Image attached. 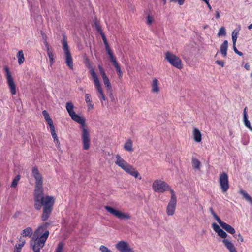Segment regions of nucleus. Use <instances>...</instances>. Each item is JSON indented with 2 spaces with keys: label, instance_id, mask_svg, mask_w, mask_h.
Returning a JSON list of instances; mask_svg holds the SVG:
<instances>
[{
  "label": "nucleus",
  "instance_id": "obj_1",
  "mask_svg": "<svg viewBox=\"0 0 252 252\" xmlns=\"http://www.w3.org/2000/svg\"><path fill=\"white\" fill-rule=\"evenodd\" d=\"M32 175L35 180L34 191V208L36 210H40L43 207L41 218L42 221H45L51 215L55 199L53 196L43 195V179L37 167L32 168Z\"/></svg>",
  "mask_w": 252,
  "mask_h": 252
},
{
  "label": "nucleus",
  "instance_id": "obj_2",
  "mask_svg": "<svg viewBox=\"0 0 252 252\" xmlns=\"http://www.w3.org/2000/svg\"><path fill=\"white\" fill-rule=\"evenodd\" d=\"M49 223L45 222L39 225L33 234L32 229L28 227L24 229L21 233L23 237L32 238L30 240V246L33 252H40L43 248L45 242L49 236V231L48 227Z\"/></svg>",
  "mask_w": 252,
  "mask_h": 252
},
{
  "label": "nucleus",
  "instance_id": "obj_3",
  "mask_svg": "<svg viewBox=\"0 0 252 252\" xmlns=\"http://www.w3.org/2000/svg\"><path fill=\"white\" fill-rule=\"evenodd\" d=\"M74 107L72 102L66 103V109L69 116L73 121L80 124V128L82 130L81 139L83 149L88 150L89 149L91 145L90 132L86 126L85 119L75 113L73 110Z\"/></svg>",
  "mask_w": 252,
  "mask_h": 252
},
{
  "label": "nucleus",
  "instance_id": "obj_4",
  "mask_svg": "<svg viewBox=\"0 0 252 252\" xmlns=\"http://www.w3.org/2000/svg\"><path fill=\"white\" fill-rule=\"evenodd\" d=\"M115 164L124 171L135 178L141 179L138 171L131 165L126 162L119 155H116Z\"/></svg>",
  "mask_w": 252,
  "mask_h": 252
},
{
  "label": "nucleus",
  "instance_id": "obj_5",
  "mask_svg": "<svg viewBox=\"0 0 252 252\" xmlns=\"http://www.w3.org/2000/svg\"><path fill=\"white\" fill-rule=\"evenodd\" d=\"M62 44L64 54L65 63L69 68L72 70L73 69V59L67 44V38L64 35L63 36Z\"/></svg>",
  "mask_w": 252,
  "mask_h": 252
},
{
  "label": "nucleus",
  "instance_id": "obj_6",
  "mask_svg": "<svg viewBox=\"0 0 252 252\" xmlns=\"http://www.w3.org/2000/svg\"><path fill=\"white\" fill-rule=\"evenodd\" d=\"M165 59L174 67L181 69L183 64L181 59L170 52H167L165 54Z\"/></svg>",
  "mask_w": 252,
  "mask_h": 252
},
{
  "label": "nucleus",
  "instance_id": "obj_7",
  "mask_svg": "<svg viewBox=\"0 0 252 252\" xmlns=\"http://www.w3.org/2000/svg\"><path fill=\"white\" fill-rule=\"evenodd\" d=\"M104 208L110 214L115 216L119 219L129 220L131 218V216L128 213L121 212L118 210L115 209L109 206H104Z\"/></svg>",
  "mask_w": 252,
  "mask_h": 252
},
{
  "label": "nucleus",
  "instance_id": "obj_8",
  "mask_svg": "<svg viewBox=\"0 0 252 252\" xmlns=\"http://www.w3.org/2000/svg\"><path fill=\"white\" fill-rule=\"evenodd\" d=\"M152 188L155 192L162 193L169 189V185L165 182L160 180H155L152 184Z\"/></svg>",
  "mask_w": 252,
  "mask_h": 252
},
{
  "label": "nucleus",
  "instance_id": "obj_9",
  "mask_svg": "<svg viewBox=\"0 0 252 252\" xmlns=\"http://www.w3.org/2000/svg\"><path fill=\"white\" fill-rule=\"evenodd\" d=\"M4 70L5 72L7 83L10 89V92L12 95H15L16 94V85L11 72L7 66H4Z\"/></svg>",
  "mask_w": 252,
  "mask_h": 252
},
{
  "label": "nucleus",
  "instance_id": "obj_10",
  "mask_svg": "<svg viewBox=\"0 0 252 252\" xmlns=\"http://www.w3.org/2000/svg\"><path fill=\"white\" fill-rule=\"evenodd\" d=\"M217 233L219 236L224 238V239L222 240V243L225 247L229 251V252H237L234 244L230 241L226 239L227 234L224 231L221 229Z\"/></svg>",
  "mask_w": 252,
  "mask_h": 252
},
{
  "label": "nucleus",
  "instance_id": "obj_11",
  "mask_svg": "<svg viewBox=\"0 0 252 252\" xmlns=\"http://www.w3.org/2000/svg\"><path fill=\"white\" fill-rule=\"evenodd\" d=\"M219 182L222 192H226L229 189V185L228 176L225 172H223L220 175Z\"/></svg>",
  "mask_w": 252,
  "mask_h": 252
},
{
  "label": "nucleus",
  "instance_id": "obj_12",
  "mask_svg": "<svg viewBox=\"0 0 252 252\" xmlns=\"http://www.w3.org/2000/svg\"><path fill=\"white\" fill-rule=\"evenodd\" d=\"M115 247L120 252H134L133 249L130 247L128 243L126 241H119L116 244Z\"/></svg>",
  "mask_w": 252,
  "mask_h": 252
},
{
  "label": "nucleus",
  "instance_id": "obj_13",
  "mask_svg": "<svg viewBox=\"0 0 252 252\" xmlns=\"http://www.w3.org/2000/svg\"><path fill=\"white\" fill-rule=\"evenodd\" d=\"M98 69L99 71V73H100V74L102 77V78L103 79L104 84L105 86L106 87L107 90H109V91H111L112 87H111V83H110V82L109 81V79L108 76L106 75V73L104 68L100 65H99L98 66Z\"/></svg>",
  "mask_w": 252,
  "mask_h": 252
},
{
  "label": "nucleus",
  "instance_id": "obj_14",
  "mask_svg": "<svg viewBox=\"0 0 252 252\" xmlns=\"http://www.w3.org/2000/svg\"><path fill=\"white\" fill-rule=\"evenodd\" d=\"M94 84L96 89L97 90L99 94V96H98V97L101 101L102 105H103V101L106 100V97L104 94L99 79L94 80Z\"/></svg>",
  "mask_w": 252,
  "mask_h": 252
},
{
  "label": "nucleus",
  "instance_id": "obj_15",
  "mask_svg": "<svg viewBox=\"0 0 252 252\" xmlns=\"http://www.w3.org/2000/svg\"><path fill=\"white\" fill-rule=\"evenodd\" d=\"M110 62L112 63L113 66L116 69L117 73L119 78H121L123 76V72L121 69L120 66L117 62L116 57L114 55L109 56Z\"/></svg>",
  "mask_w": 252,
  "mask_h": 252
},
{
  "label": "nucleus",
  "instance_id": "obj_16",
  "mask_svg": "<svg viewBox=\"0 0 252 252\" xmlns=\"http://www.w3.org/2000/svg\"><path fill=\"white\" fill-rule=\"evenodd\" d=\"M84 63L86 66L89 69V73L92 76L94 81V80L98 79V77L94 71V69L93 68V67L91 65L90 60L87 57H85L84 58Z\"/></svg>",
  "mask_w": 252,
  "mask_h": 252
},
{
  "label": "nucleus",
  "instance_id": "obj_17",
  "mask_svg": "<svg viewBox=\"0 0 252 252\" xmlns=\"http://www.w3.org/2000/svg\"><path fill=\"white\" fill-rule=\"evenodd\" d=\"M177 201H170L166 208V213L168 216H172L175 212Z\"/></svg>",
  "mask_w": 252,
  "mask_h": 252
},
{
  "label": "nucleus",
  "instance_id": "obj_18",
  "mask_svg": "<svg viewBox=\"0 0 252 252\" xmlns=\"http://www.w3.org/2000/svg\"><path fill=\"white\" fill-rule=\"evenodd\" d=\"M159 82L158 80L154 78L151 82V92L155 94H158L160 91Z\"/></svg>",
  "mask_w": 252,
  "mask_h": 252
},
{
  "label": "nucleus",
  "instance_id": "obj_19",
  "mask_svg": "<svg viewBox=\"0 0 252 252\" xmlns=\"http://www.w3.org/2000/svg\"><path fill=\"white\" fill-rule=\"evenodd\" d=\"M219 224L222 227L223 229L226 230L228 233L231 234H234L235 233V230L233 227H232L231 225L227 224L226 223L222 221L221 220L218 222Z\"/></svg>",
  "mask_w": 252,
  "mask_h": 252
},
{
  "label": "nucleus",
  "instance_id": "obj_20",
  "mask_svg": "<svg viewBox=\"0 0 252 252\" xmlns=\"http://www.w3.org/2000/svg\"><path fill=\"white\" fill-rule=\"evenodd\" d=\"M193 137L196 142H200L202 140V134L200 130L196 127L193 128Z\"/></svg>",
  "mask_w": 252,
  "mask_h": 252
},
{
  "label": "nucleus",
  "instance_id": "obj_21",
  "mask_svg": "<svg viewBox=\"0 0 252 252\" xmlns=\"http://www.w3.org/2000/svg\"><path fill=\"white\" fill-rule=\"evenodd\" d=\"M228 46V43L227 40H224L220 46V50L222 56L225 58L227 56V51Z\"/></svg>",
  "mask_w": 252,
  "mask_h": 252
},
{
  "label": "nucleus",
  "instance_id": "obj_22",
  "mask_svg": "<svg viewBox=\"0 0 252 252\" xmlns=\"http://www.w3.org/2000/svg\"><path fill=\"white\" fill-rule=\"evenodd\" d=\"M42 114L44 117L46 123L49 126V127L54 126L53 121L50 118L48 112L46 110H43L42 111Z\"/></svg>",
  "mask_w": 252,
  "mask_h": 252
},
{
  "label": "nucleus",
  "instance_id": "obj_23",
  "mask_svg": "<svg viewBox=\"0 0 252 252\" xmlns=\"http://www.w3.org/2000/svg\"><path fill=\"white\" fill-rule=\"evenodd\" d=\"M133 143L131 139H128L124 144V148L126 151L129 152H132L133 151Z\"/></svg>",
  "mask_w": 252,
  "mask_h": 252
},
{
  "label": "nucleus",
  "instance_id": "obj_24",
  "mask_svg": "<svg viewBox=\"0 0 252 252\" xmlns=\"http://www.w3.org/2000/svg\"><path fill=\"white\" fill-rule=\"evenodd\" d=\"M101 35H102V39H103V41L104 42V45L105 46L106 50L107 52L108 55H109V57L111 55H114L109 47V45L107 41V39H106V37L105 36L104 34L103 33H101Z\"/></svg>",
  "mask_w": 252,
  "mask_h": 252
},
{
  "label": "nucleus",
  "instance_id": "obj_25",
  "mask_svg": "<svg viewBox=\"0 0 252 252\" xmlns=\"http://www.w3.org/2000/svg\"><path fill=\"white\" fill-rule=\"evenodd\" d=\"M101 35H102V39H103V41L104 42V45L105 46L106 50L107 52L108 55H109V57L111 55H114L109 47V45L107 41V39H106V37L105 36L104 34L103 33H101Z\"/></svg>",
  "mask_w": 252,
  "mask_h": 252
},
{
  "label": "nucleus",
  "instance_id": "obj_26",
  "mask_svg": "<svg viewBox=\"0 0 252 252\" xmlns=\"http://www.w3.org/2000/svg\"><path fill=\"white\" fill-rule=\"evenodd\" d=\"M19 241L21 242V243L16 244L14 248V252H20L22 249V248L24 246L25 241L23 240L22 237H20L19 239Z\"/></svg>",
  "mask_w": 252,
  "mask_h": 252
},
{
  "label": "nucleus",
  "instance_id": "obj_27",
  "mask_svg": "<svg viewBox=\"0 0 252 252\" xmlns=\"http://www.w3.org/2000/svg\"><path fill=\"white\" fill-rule=\"evenodd\" d=\"M17 57L18 58V63L21 65L25 61V58L24 56V53L22 50H20L18 51L17 54Z\"/></svg>",
  "mask_w": 252,
  "mask_h": 252
},
{
  "label": "nucleus",
  "instance_id": "obj_28",
  "mask_svg": "<svg viewBox=\"0 0 252 252\" xmlns=\"http://www.w3.org/2000/svg\"><path fill=\"white\" fill-rule=\"evenodd\" d=\"M85 101L88 104L89 109L94 108V104L92 103L91 99V96L89 94H85Z\"/></svg>",
  "mask_w": 252,
  "mask_h": 252
},
{
  "label": "nucleus",
  "instance_id": "obj_29",
  "mask_svg": "<svg viewBox=\"0 0 252 252\" xmlns=\"http://www.w3.org/2000/svg\"><path fill=\"white\" fill-rule=\"evenodd\" d=\"M47 53L49 58L50 66H52L55 62L54 54L52 50L47 51Z\"/></svg>",
  "mask_w": 252,
  "mask_h": 252
},
{
  "label": "nucleus",
  "instance_id": "obj_30",
  "mask_svg": "<svg viewBox=\"0 0 252 252\" xmlns=\"http://www.w3.org/2000/svg\"><path fill=\"white\" fill-rule=\"evenodd\" d=\"M192 164L194 169H199L200 168L201 163L198 159L192 158Z\"/></svg>",
  "mask_w": 252,
  "mask_h": 252
},
{
  "label": "nucleus",
  "instance_id": "obj_31",
  "mask_svg": "<svg viewBox=\"0 0 252 252\" xmlns=\"http://www.w3.org/2000/svg\"><path fill=\"white\" fill-rule=\"evenodd\" d=\"M239 193L243 195L245 199L252 203V198L245 191L241 189L239 191Z\"/></svg>",
  "mask_w": 252,
  "mask_h": 252
},
{
  "label": "nucleus",
  "instance_id": "obj_32",
  "mask_svg": "<svg viewBox=\"0 0 252 252\" xmlns=\"http://www.w3.org/2000/svg\"><path fill=\"white\" fill-rule=\"evenodd\" d=\"M64 244L63 242H60L57 245L54 252H63Z\"/></svg>",
  "mask_w": 252,
  "mask_h": 252
},
{
  "label": "nucleus",
  "instance_id": "obj_33",
  "mask_svg": "<svg viewBox=\"0 0 252 252\" xmlns=\"http://www.w3.org/2000/svg\"><path fill=\"white\" fill-rule=\"evenodd\" d=\"M20 178H21V176L20 175H17L16 176H15V177L14 178V179L13 180V181L12 182V183L11 185V187L15 188L17 186L18 183L19 181Z\"/></svg>",
  "mask_w": 252,
  "mask_h": 252
},
{
  "label": "nucleus",
  "instance_id": "obj_34",
  "mask_svg": "<svg viewBox=\"0 0 252 252\" xmlns=\"http://www.w3.org/2000/svg\"><path fill=\"white\" fill-rule=\"evenodd\" d=\"M209 211L212 214V215L213 216V217L216 219V220L218 222H220L221 220V219L219 217L216 213L214 211L212 207H210L209 208Z\"/></svg>",
  "mask_w": 252,
  "mask_h": 252
},
{
  "label": "nucleus",
  "instance_id": "obj_35",
  "mask_svg": "<svg viewBox=\"0 0 252 252\" xmlns=\"http://www.w3.org/2000/svg\"><path fill=\"white\" fill-rule=\"evenodd\" d=\"M154 22V17L152 15L149 14L146 17V24L148 25H151Z\"/></svg>",
  "mask_w": 252,
  "mask_h": 252
},
{
  "label": "nucleus",
  "instance_id": "obj_36",
  "mask_svg": "<svg viewBox=\"0 0 252 252\" xmlns=\"http://www.w3.org/2000/svg\"><path fill=\"white\" fill-rule=\"evenodd\" d=\"M50 132L51 133L53 139L58 138V136L57 134L56 133L55 128L54 126H50Z\"/></svg>",
  "mask_w": 252,
  "mask_h": 252
},
{
  "label": "nucleus",
  "instance_id": "obj_37",
  "mask_svg": "<svg viewBox=\"0 0 252 252\" xmlns=\"http://www.w3.org/2000/svg\"><path fill=\"white\" fill-rule=\"evenodd\" d=\"M167 190H169L171 194V199H170V201H177L176 196L175 195V192L169 186V189H167Z\"/></svg>",
  "mask_w": 252,
  "mask_h": 252
},
{
  "label": "nucleus",
  "instance_id": "obj_38",
  "mask_svg": "<svg viewBox=\"0 0 252 252\" xmlns=\"http://www.w3.org/2000/svg\"><path fill=\"white\" fill-rule=\"evenodd\" d=\"M238 32H235V31H234L232 33V38L233 42V45H236V42L237 38Z\"/></svg>",
  "mask_w": 252,
  "mask_h": 252
},
{
  "label": "nucleus",
  "instance_id": "obj_39",
  "mask_svg": "<svg viewBox=\"0 0 252 252\" xmlns=\"http://www.w3.org/2000/svg\"><path fill=\"white\" fill-rule=\"evenodd\" d=\"M226 34L225 29L224 27H221L219 31V32L218 33V36H224Z\"/></svg>",
  "mask_w": 252,
  "mask_h": 252
},
{
  "label": "nucleus",
  "instance_id": "obj_40",
  "mask_svg": "<svg viewBox=\"0 0 252 252\" xmlns=\"http://www.w3.org/2000/svg\"><path fill=\"white\" fill-rule=\"evenodd\" d=\"M99 250L101 252H112L110 249H109L107 247L101 245L99 247Z\"/></svg>",
  "mask_w": 252,
  "mask_h": 252
},
{
  "label": "nucleus",
  "instance_id": "obj_41",
  "mask_svg": "<svg viewBox=\"0 0 252 252\" xmlns=\"http://www.w3.org/2000/svg\"><path fill=\"white\" fill-rule=\"evenodd\" d=\"M244 121L245 126L250 130H252V128L251 127V123L249 121L248 118H244Z\"/></svg>",
  "mask_w": 252,
  "mask_h": 252
},
{
  "label": "nucleus",
  "instance_id": "obj_42",
  "mask_svg": "<svg viewBox=\"0 0 252 252\" xmlns=\"http://www.w3.org/2000/svg\"><path fill=\"white\" fill-rule=\"evenodd\" d=\"M212 227H213L214 231L217 233H218L221 229V228L220 227V226L218 224H217L216 223H213Z\"/></svg>",
  "mask_w": 252,
  "mask_h": 252
},
{
  "label": "nucleus",
  "instance_id": "obj_43",
  "mask_svg": "<svg viewBox=\"0 0 252 252\" xmlns=\"http://www.w3.org/2000/svg\"><path fill=\"white\" fill-rule=\"evenodd\" d=\"M234 237L237 239V241L239 242H243L244 241L243 237L240 233H239L238 235H234Z\"/></svg>",
  "mask_w": 252,
  "mask_h": 252
},
{
  "label": "nucleus",
  "instance_id": "obj_44",
  "mask_svg": "<svg viewBox=\"0 0 252 252\" xmlns=\"http://www.w3.org/2000/svg\"><path fill=\"white\" fill-rule=\"evenodd\" d=\"M185 0H170V2H178L180 5L184 4Z\"/></svg>",
  "mask_w": 252,
  "mask_h": 252
},
{
  "label": "nucleus",
  "instance_id": "obj_45",
  "mask_svg": "<svg viewBox=\"0 0 252 252\" xmlns=\"http://www.w3.org/2000/svg\"><path fill=\"white\" fill-rule=\"evenodd\" d=\"M234 51L238 55L242 56L243 54L242 52L239 51L236 47V45H233Z\"/></svg>",
  "mask_w": 252,
  "mask_h": 252
},
{
  "label": "nucleus",
  "instance_id": "obj_46",
  "mask_svg": "<svg viewBox=\"0 0 252 252\" xmlns=\"http://www.w3.org/2000/svg\"><path fill=\"white\" fill-rule=\"evenodd\" d=\"M216 63L221 67H223L224 66V62L222 61L217 60L216 61Z\"/></svg>",
  "mask_w": 252,
  "mask_h": 252
},
{
  "label": "nucleus",
  "instance_id": "obj_47",
  "mask_svg": "<svg viewBox=\"0 0 252 252\" xmlns=\"http://www.w3.org/2000/svg\"><path fill=\"white\" fill-rule=\"evenodd\" d=\"M54 142L55 143L56 146H57V147L58 148L60 147V141H59L58 138L57 139H54Z\"/></svg>",
  "mask_w": 252,
  "mask_h": 252
},
{
  "label": "nucleus",
  "instance_id": "obj_48",
  "mask_svg": "<svg viewBox=\"0 0 252 252\" xmlns=\"http://www.w3.org/2000/svg\"><path fill=\"white\" fill-rule=\"evenodd\" d=\"M44 44L46 48L47 51L51 50L46 40H45V41H44Z\"/></svg>",
  "mask_w": 252,
  "mask_h": 252
},
{
  "label": "nucleus",
  "instance_id": "obj_49",
  "mask_svg": "<svg viewBox=\"0 0 252 252\" xmlns=\"http://www.w3.org/2000/svg\"><path fill=\"white\" fill-rule=\"evenodd\" d=\"M244 67L247 70H249L250 69V65L249 63H246L244 65Z\"/></svg>",
  "mask_w": 252,
  "mask_h": 252
},
{
  "label": "nucleus",
  "instance_id": "obj_50",
  "mask_svg": "<svg viewBox=\"0 0 252 252\" xmlns=\"http://www.w3.org/2000/svg\"><path fill=\"white\" fill-rule=\"evenodd\" d=\"M243 114H244V118H248V115H247V113L246 112V108H245L244 109Z\"/></svg>",
  "mask_w": 252,
  "mask_h": 252
},
{
  "label": "nucleus",
  "instance_id": "obj_51",
  "mask_svg": "<svg viewBox=\"0 0 252 252\" xmlns=\"http://www.w3.org/2000/svg\"><path fill=\"white\" fill-rule=\"evenodd\" d=\"M216 19H219L220 17V12L218 11H216V15H215Z\"/></svg>",
  "mask_w": 252,
  "mask_h": 252
},
{
  "label": "nucleus",
  "instance_id": "obj_52",
  "mask_svg": "<svg viewBox=\"0 0 252 252\" xmlns=\"http://www.w3.org/2000/svg\"><path fill=\"white\" fill-rule=\"evenodd\" d=\"M207 5V7L210 10H212V7L211 5L210 4L209 2H208V3H206Z\"/></svg>",
  "mask_w": 252,
  "mask_h": 252
},
{
  "label": "nucleus",
  "instance_id": "obj_53",
  "mask_svg": "<svg viewBox=\"0 0 252 252\" xmlns=\"http://www.w3.org/2000/svg\"><path fill=\"white\" fill-rule=\"evenodd\" d=\"M248 29H252V23L249 26H248Z\"/></svg>",
  "mask_w": 252,
  "mask_h": 252
},
{
  "label": "nucleus",
  "instance_id": "obj_54",
  "mask_svg": "<svg viewBox=\"0 0 252 252\" xmlns=\"http://www.w3.org/2000/svg\"><path fill=\"white\" fill-rule=\"evenodd\" d=\"M203 1H204L206 3H208V2H209V1L210 0H202Z\"/></svg>",
  "mask_w": 252,
  "mask_h": 252
},
{
  "label": "nucleus",
  "instance_id": "obj_55",
  "mask_svg": "<svg viewBox=\"0 0 252 252\" xmlns=\"http://www.w3.org/2000/svg\"><path fill=\"white\" fill-rule=\"evenodd\" d=\"M162 0L164 2V4H165L166 3V0Z\"/></svg>",
  "mask_w": 252,
  "mask_h": 252
},
{
  "label": "nucleus",
  "instance_id": "obj_56",
  "mask_svg": "<svg viewBox=\"0 0 252 252\" xmlns=\"http://www.w3.org/2000/svg\"><path fill=\"white\" fill-rule=\"evenodd\" d=\"M251 77H252V73L251 74Z\"/></svg>",
  "mask_w": 252,
  "mask_h": 252
},
{
  "label": "nucleus",
  "instance_id": "obj_57",
  "mask_svg": "<svg viewBox=\"0 0 252 252\" xmlns=\"http://www.w3.org/2000/svg\"><path fill=\"white\" fill-rule=\"evenodd\" d=\"M110 95H112V94L111 93Z\"/></svg>",
  "mask_w": 252,
  "mask_h": 252
}]
</instances>
